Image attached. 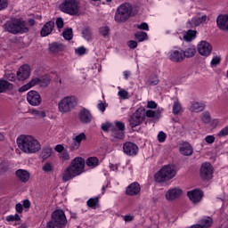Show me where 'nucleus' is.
<instances>
[{
    "label": "nucleus",
    "instance_id": "obj_1",
    "mask_svg": "<svg viewBox=\"0 0 228 228\" xmlns=\"http://www.w3.org/2000/svg\"><path fill=\"white\" fill-rule=\"evenodd\" d=\"M17 144L20 151H23L24 154H35L42 148L40 142L33 135L21 134L18 136Z\"/></svg>",
    "mask_w": 228,
    "mask_h": 228
},
{
    "label": "nucleus",
    "instance_id": "obj_57",
    "mask_svg": "<svg viewBox=\"0 0 228 228\" xmlns=\"http://www.w3.org/2000/svg\"><path fill=\"white\" fill-rule=\"evenodd\" d=\"M205 142L208 144L215 143V135H207L205 137Z\"/></svg>",
    "mask_w": 228,
    "mask_h": 228
},
{
    "label": "nucleus",
    "instance_id": "obj_20",
    "mask_svg": "<svg viewBox=\"0 0 228 228\" xmlns=\"http://www.w3.org/2000/svg\"><path fill=\"white\" fill-rule=\"evenodd\" d=\"M209 18L207 15H203L198 18H192L191 20L187 22V28H197V26H200V24H204V22H208Z\"/></svg>",
    "mask_w": 228,
    "mask_h": 228
},
{
    "label": "nucleus",
    "instance_id": "obj_22",
    "mask_svg": "<svg viewBox=\"0 0 228 228\" xmlns=\"http://www.w3.org/2000/svg\"><path fill=\"white\" fill-rule=\"evenodd\" d=\"M187 196L193 204H198V202L202 200V191L197 189L190 191L187 192Z\"/></svg>",
    "mask_w": 228,
    "mask_h": 228
},
{
    "label": "nucleus",
    "instance_id": "obj_50",
    "mask_svg": "<svg viewBox=\"0 0 228 228\" xmlns=\"http://www.w3.org/2000/svg\"><path fill=\"white\" fill-rule=\"evenodd\" d=\"M159 78L156 75L148 80V85H151V86H156V85H159Z\"/></svg>",
    "mask_w": 228,
    "mask_h": 228
},
{
    "label": "nucleus",
    "instance_id": "obj_64",
    "mask_svg": "<svg viewBox=\"0 0 228 228\" xmlns=\"http://www.w3.org/2000/svg\"><path fill=\"white\" fill-rule=\"evenodd\" d=\"M45 228H56V224L54 221H49L47 222Z\"/></svg>",
    "mask_w": 228,
    "mask_h": 228
},
{
    "label": "nucleus",
    "instance_id": "obj_41",
    "mask_svg": "<svg viewBox=\"0 0 228 228\" xmlns=\"http://www.w3.org/2000/svg\"><path fill=\"white\" fill-rule=\"evenodd\" d=\"M181 110H183V107L179 101H175L173 104V114L179 115V113H181Z\"/></svg>",
    "mask_w": 228,
    "mask_h": 228
},
{
    "label": "nucleus",
    "instance_id": "obj_2",
    "mask_svg": "<svg viewBox=\"0 0 228 228\" xmlns=\"http://www.w3.org/2000/svg\"><path fill=\"white\" fill-rule=\"evenodd\" d=\"M85 172V159L76 157L70 165L62 172V181L67 183L77 175H81Z\"/></svg>",
    "mask_w": 228,
    "mask_h": 228
},
{
    "label": "nucleus",
    "instance_id": "obj_51",
    "mask_svg": "<svg viewBox=\"0 0 228 228\" xmlns=\"http://www.w3.org/2000/svg\"><path fill=\"white\" fill-rule=\"evenodd\" d=\"M220 61H222V58L220 56H215L210 61V66L216 67V65H220Z\"/></svg>",
    "mask_w": 228,
    "mask_h": 228
},
{
    "label": "nucleus",
    "instance_id": "obj_40",
    "mask_svg": "<svg viewBox=\"0 0 228 228\" xmlns=\"http://www.w3.org/2000/svg\"><path fill=\"white\" fill-rule=\"evenodd\" d=\"M42 170L45 172V174H51L53 170H54V167H53V164L51 162H45L42 166Z\"/></svg>",
    "mask_w": 228,
    "mask_h": 228
},
{
    "label": "nucleus",
    "instance_id": "obj_8",
    "mask_svg": "<svg viewBox=\"0 0 228 228\" xmlns=\"http://www.w3.org/2000/svg\"><path fill=\"white\" fill-rule=\"evenodd\" d=\"M60 10L69 15H77L79 12L78 4L76 0H65L61 5Z\"/></svg>",
    "mask_w": 228,
    "mask_h": 228
},
{
    "label": "nucleus",
    "instance_id": "obj_5",
    "mask_svg": "<svg viewBox=\"0 0 228 228\" xmlns=\"http://www.w3.org/2000/svg\"><path fill=\"white\" fill-rule=\"evenodd\" d=\"M77 106V98L74 95L64 96L58 103V110L60 113H70Z\"/></svg>",
    "mask_w": 228,
    "mask_h": 228
},
{
    "label": "nucleus",
    "instance_id": "obj_7",
    "mask_svg": "<svg viewBox=\"0 0 228 228\" xmlns=\"http://www.w3.org/2000/svg\"><path fill=\"white\" fill-rule=\"evenodd\" d=\"M143 120H145V109L143 107H140L135 110V112L129 118V126L132 129L134 127H138Z\"/></svg>",
    "mask_w": 228,
    "mask_h": 228
},
{
    "label": "nucleus",
    "instance_id": "obj_31",
    "mask_svg": "<svg viewBox=\"0 0 228 228\" xmlns=\"http://www.w3.org/2000/svg\"><path fill=\"white\" fill-rule=\"evenodd\" d=\"M13 88V85L9 83L6 80H0V94L6 92V90H12Z\"/></svg>",
    "mask_w": 228,
    "mask_h": 228
},
{
    "label": "nucleus",
    "instance_id": "obj_23",
    "mask_svg": "<svg viewBox=\"0 0 228 228\" xmlns=\"http://www.w3.org/2000/svg\"><path fill=\"white\" fill-rule=\"evenodd\" d=\"M179 151L183 156H191L193 154V147L189 142H183L180 145Z\"/></svg>",
    "mask_w": 228,
    "mask_h": 228
},
{
    "label": "nucleus",
    "instance_id": "obj_15",
    "mask_svg": "<svg viewBox=\"0 0 228 228\" xmlns=\"http://www.w3.org/2000/svg\"><path fill=\"white\" fill-rule=\"evenodd\" d=\"M123 152L126 156H136L138 154V146L131 142H126L123 144Z\"/></svg>",
    "mask_w": 228,
    "mask_h": 228
},
{
    "label": "nucleus",
    "instance_id": "obj_44",
    "mask_svg": "<svg viewBox=\"0 0 228 228\" xmlns=\"http://www.w3.org/2000/svg\"><path fill=\"white\" fill-rule=\"evenodd\" d=\"M49 83H51V78H49V77H42L39 78V85L43 87L48 86Z\"/></svg>",
    "mask_w": 228,
    "mask_h": 228
},
{
    "label": "nucleus",
    "instance_id": "obj_21",
    "mask_svg": "<svg viewBox=\"0 0 228 228\" xmlns=\"http://www.w3.org/2000/svg\"><path fill=\"white\" fill-rule=\"evenodd\" d=\"M142 188L140 187V183L134 182L129 184L126 189V193L130 197H134L140 193Z\"/></svg>",
    "mask_w": 228,
    "mask_h": 228
},
{
    "label": "nucleus",
    "instance_id": "obj_14",
    "mask_svg": "<svg viewBox=\"0 0 228 228\" xmlns=\"http://www.w3.org/2000/svg\"><path fill=\"white\" fill-rule=\"evenodd\" d=\"M31 75V69L29 65L24 64L22 65L17 71V77L19 81H26L28 77Z\"/></svg>",
    "mask_w": 228,
    "mask_h": 228
},
{
    "label": "nucleus",
    "instance_id": "obj_32",
    "mask_svg": "<svg viewBox=\"0 0 228 228\" xmlns=\"http://www.w3.org/2000/svg\"><path fill=\"white\" fill-rule=\"evenodd\" d=\"M197 37V30H188L184 36H183V40L185 42H191L195 37Z\"/></svg>",
    "mask_w": 228,
    "mask_h": 228
},
{
    "label": "nucleus",
    "instance_id": "obj_55",
    "mask_svg": "<svg viewBox=\"0 0 228 228\" xmlns=\"http://www.w3.org/2000/svg\"><path fill=\"white\" fill-rule=\"evenodd\" d=\"M146 108H148L149 110H156V108H158V103H156V102L154 101H149L147 102Z\"/></svg>",
    "mask_w": 228,
    "mask_h": 228
},
{
    "label": "nucleus",
    "instance_id": "obj_52",
    "mask_svg": "<svg viewBox=\"0 0 228 228\" xmlns=\"http://www.w3.org/2000/svg\"><path fill=\"white\" fill-rule=\"evenodd\" d=\"M60 158L62 161H69V159H70V155L69 154V151H65L61 153Z\"/></svg>",
    "mask_w": 228,
    "mask_h": 228
},
{
    "label": "nucleus",
    "instance_id": "obj_43",
    "mask_svg": "<svg viewBox=\"0 0 228 228\" xmlns=\"http://www.w3.org/2000/svg\"><path fill=\"white\" fill-rule=\"evenodd\" d=\"M62 37L63 38H65V40H72V37H74V35L72 34V28L64 29Z\"/></svg>",
    "mask_w": 228,
    "mask_h": 228
},
{
    "label": "nucleus",
    "instance_id": "obj_6",
    "mask_svg": "<svg viewBox=\"0 0 228 228\" xmlns=\"http://www.w3.org/2000/svg\"><path fill=\"white\" fill-rule=\"evenodd\" d=\"M175 168L174 166H164L157 174H155L156 183H165L175 177Z\"/></svg>",
    "mask_w": 228,
    "mask_h": 228
},
{
    "label": "nucleus",
    "instance_id": "obj_60",
    "mask_svg": "<svg viewBox=\"0 0 228 228\" xmlns=\"http://www.w3.org/2000/svg\"><path fill=\"white\" fill-rule=\"evenodd\" d=\"M55 24H56V27L58 28V29H61L63 28V19L57 18Z\"/></svg>",
    "mask_w": 228,
    "mask_h": 228
},
{
    "label": "nucleus",
    "instance_id": "obj_29",
    "mask_svg": "<svg viewBox=\"0 0 228 228\" xmlns=\"http://www.w3.org/2000/svg\"><path fill=\"white\" fill-rule=\"evenodd\" d=\"M65 47L63 45L59 44V43H52L49 45V51L53 54H56V53H60L61 51H63Z\"/></svg>",
    "mask_w": 228,
    "mask_h": 228
},
{
    "label": "nucleus",
    "instance_id": "obj_36",
    "mask_svg": "<svg viewBox=\"0 0 228 228\" xmlns=\"http://www.w3.org/2000/svg\"><path fill=\"white\" fill-rule=\"evenodd\" d=\"M30 114H32L35 118H45V117H47L45 110H31Z\"/></svg>",
    "mask_w": 228,
    "mask_h": 228
},
{
    "label": "nucleus",
    "instance_id": "obj_33",
    "mask_svg": "<svg viewBox=\"0 0 228 228\" xmlns=\"http://www.w3.org/2000/svg\"><path fill=\"white\" fill-rule=\"evenodd\" d=\"M82 37L85 40L90 42V40H92V28H90V27L82 28Z\"/></svg>",
    "mask_w": 228,
    "mask_h": 228
},
{
    "label": "nucleus",
    "instance_id": "obj_63",
    "mask_svg": "<svg viewBox=\"0 0 228 228\" xmlns=\"http://www.w3.org/2000/svg\"><path fill=\"white\" fill-rule=\"evenodd\" d=\"M110 127H111V124L110 123H103L102 125V131H109Z\"/></svg>",
    "mask_w": 228,
    "mask_h": 228
},
{
    "label": "nucleus",
    "instance_id": "obj_19",
    "mask_svg": "<svg viewBox=\"0 0 228 228\" xmlns=\"http://www.w3.org/2000/svg\"><path fill=\"white\" fill-rule=\"evenodd\" d=\"M78 118L82 124H90L92 122V113L86 109H81L78 113Z\"/></svg>",
    "mask_w": 228,
    "mask_h": 228
},
{
    "label": "nucleus",
    "instance_id": "obj_37",
    "mask_svg": "<svg viewBox=\"0 0 228 228\" xmlns=\"http://www.w3.org/2000/svg\"><path fill=\"white\" fill-rule=\"evenodd\" d=\"M200 224L203 227V228H208L211 227L213 225V218L211 217H203L200 222Z\"/></svg>",
    "mask_w": 228,
    "mask_h": 228
},
{
    "label": "nucleus",
    "instance_id": "obj_4",
    "mask_svg": "<svg viewBox=\"0 0 228 228\" xmlns=\"http://www.w3.org/2000/svg\"><path fill=\"white\" fill-rule=\"evenodd\" d=\"M4 29L8 31V33H12V35H17L18 33H28V31H29L26 21L20 20H12L11 21H7L4 25Z\"/></svg>",
    "mask_w": 228,
    "mask_h": 228
},
{
    "label": "nucleus",
    "instance_id": "obj_47",
    "mask_svg": "<svg viewBox=\"0 0 228 228\" xmlns=\"http://www.w3.org/2000/svg\"><path fill=\"white\" fill-rule=\"evenodd\" d=\"M118 89L119 91L118 93V95L120 97V99H129V93L126 91V89H120V87H118Z\"/></svg>",
    "mask_w": 228,
    "mask_h": 228
},
{
    "label": "nucleus",
    "instance_id": "obj_35",
    "mask_svg": "<svg viewBox=\"0 0 228 228\" xmlns=\"http://www.w3.org/2000/svg\"><path fill=\"white\" fill-rule=\"evenodd\" d=\"M197 53L195 46H189L185 51H183L184 58H193Z\"/></svg>",
    "mask_w": 228,
    "mask_h": 228
},
{
    "label": "nucleus",
    "instance_id": "obj_53",
    "mask_svg": "<svg viewBox=\"0 0 228 228\" xmlns=\"http://www.w3.org/2000/svg\"><path fill=\"white\" fill-rule=\"evenodd\" d=\"M115 126L117 128L118 131H125L126 129V126L124 125L123 122L120 121H115Z\"/></svg>",
    "mask_w": 228,
    "mask_h": 228
},
{
    "label": "nucleus",
    "instance_id": "obj_46",
    "mask_svg": "<svg viewBox=\"0 0 228 228\" xmlns=\"http://www.w3.org/2000/svg\"><path fill=\"white\" fill-rule=\"evenodd\" d=\"M158 142L159 143H165L167 142V134L163 131H159L157 135Z\"/></svg>",
    "mask_w": 228,
    "mask_h": 228
},
{
    "label": "nucleus",
    "instance_id": "obj_38",
    "mask_svg": "<svg viewBox=\"0 0 228 228\" xmlns=\"http://www.w3.org/2000/svg\"><path fill=\"white\" fill-rule=\"evenodd\" d=\"M112 136L116 138V140H124V137L126 135L124 134V131L117 130V128H114L112 130Z\"/></svg>",
    "mask_w": 228,
    "mask_h": 228
},
{
    "label": "nucleus",
    "instance_id": "obj_26",
    "mask_svg": "<svg viewBox=\"0 0 228 228\" xmlns=\"http://www.w3.org/2000/svg\"><path fill=\"white\" fill-rule=\"evenodd\" d=\"M37 85H40V78H32L28 84L20 87L19 92H28L29 88H33V86H37Z\"/></svg>",
    "mask_w": 228,
    "mask_h": 228
},
{
    "label": "nucleus",
    "instance_id": "obj_3",
    "mask_svg": "<svg viewBox=\"0 0 228 228\" xmlns=\"http://www.w3.org/2000/svg\"><path fill=\"white\" fill-rule=\"evenodd\" d=\"M136 15V12L133 11V5L129 3L120 4L115 12L114 20L121 23L126 22L131 17Z\"/></svg>",
    "mask_w": 228,
    "mask_h": 228
},
{
    "label": "nucleus",
    "instance_id": "obj_27",
    "mask_svg": "<svg viewBox=\"0 0 228 228\" xmlns=\"http://www.w3.org/2000/svg\"><path fill=\"white\" fill-rule=\"evenodd\" d=\"M204 108H206V105H204V103L199 102H191L189 110L192 113H200V111H204Z\"/></svg>",
    "mask_w": 228,
    "mask_h": 228
},
{
    "label": "nucleus",
    "instance_id": "obj_54",
    "mask_svg": "<svg viewBox=\"0 0 228 228\" xmlns=\"http://www.w3.org/2000/svg\"><path fill=\"white\" fill-rule=\"evenodd\" d=\"M76 54H78V56H83V54L86 53V48L84 46H80L75 50Z\"/></svg>",
    "mask_w": 228,
    "mask_h": 228
},
{
    "label": "nucleus",
    "instance_id": "obj_9",
    "mask_svg": "<svg viewBox=\"0 0 228 228\" xmlns=\"http://www.w3.org/2000/svg\"><path fill=\"white\" fill-rule=\"evenodd\" d=\"M52 219L57 228H64L67 225V217L65 216V212L61 209L53 211L52 214Z\"/></svg>",
    "mask_w": 228,
    "mask_h": 228
},
{
    "label": "nucleus",
    "instance_id": "obj_56",
    "mask_svg": "<svg viewBox=\"0 0 228 228\" xmlns=\"http://www.w3.org/2000/svg\"><path fill=\"white\" fill-rule=\"evenodd\" d=\"M8 8V0H0V12Z\"/></svg>",
    "mask_w": 228,
    "mask_h": 228
},
{
    "label": "nucleus",
    "instance_id": "obj_10",
    "mask_svg": "<svg viewBox=\"0 0 228 228\" xmlns=\"http://www.w3.org/2000/svg\"><path fill=\"white\" fill-rule=\"evenodd\" d=\"M200 175L203 181H209L213 178V166L209 162H205L201 165Z\"/></svg>",
    "mask_w": 228,
    "mask_h": 228
},
{
    "label": "nucleus",
    "instance_id": "obj_24",
    "mask_svg": "<svg viewBox=\"0 0 228 228\" xmlns=\"http://www.w3.org/2000/svg\"><path fill=\"white\" fill-rule=\"evenodd\" d=\"M54 29V21L46 22L41 29V37H49Z\"/></svg>",
    "mask_w": 228,
    "mask_h": 228
},
{
    "label": "nucleus",
    "instance_id": "obj_62",
    "mask_svg": "<svg viewBox=\"0 0 228 228\" xmlns=\"http://www.w3.org/2000/svg\"><path fill=\"white\" fill-rule=\"evenodd\" d=\"M15 209H16L17 213L21 214L22 211H24V207L22 206V204L17 203L15 206Z\"/></svg>",
    "mask_w": 228,
    "mask_h": 228
},
{
    "label": "nucleus",
    "instance_id": "obj_59",
    "mask_svg": "<svg viewBox=\"0 0 228 228\" xmlns=\"http://www.w3.org/2000/svg\"><path fill=\"white\" fill-rule=\"evenodd\" d=\"M127 45L130 49H136V47H138V43L136 41L130 40L128 41Z\"/></svg>",
    "mask_w": 228,
    "mask_h": 228
},
{
    "label": "nucleus",
    "instance_id": "obj_13",
    "mask_svg": "<svg viewBox=\"0 0 228 228\" xmlns=\"http://www.w3.org/2000/svg\"><path fill=\"white\" fill-rule=\"evenodd\" d=\"M85 140H86V134L85 133L75 135L72 138V143L69 145V151H77L81 147V142H85Z\"/></svg>",
    "mask_w": 228,
    "mask_h": 228
},
{
    "label": "nucleus",
    "instance_id": "obj_58",
    "mask_svg": "<svg viewBox=\"0 0 228 228\" xmlns=\"http://www.w3.org/2000/svg\"><path fill=\"white\" fill-rule=\"evenodd\" d=\"M97 108L99 111H102V113H104V111H106V105L102 101H100L97 104Z\"/></svg>",
    "mask_w": 228,
    "mask_h": 228
},
{
    "label": "nucleus",
    "instance_id": "obj_48",
    "mask_svg": "<svg viewBox=\"0 0 228 228\" xmlns=\"http://www.w3.org/2000/svg\"><path fill=\"white\" fill-rule=\"evenodd\" d=\"M201 120L204 124H209V122H211V116L209 115V112H203L201 115Z\"/></svg>",
    "mask_w": 228,
    "mask_h": 228
},
{
    "label": "nucleus",
    "instance_id": "obj_11",
    "mask_svg": "<svg viewBox=\"0 0 228 228\" xmlns=\"http://www.w3.org/2000/svg\"><path fill=\"white\" fill-rule=\"evenodd\" d=\"M197 51L200 56L208 58L213 53V46L208 41H200L197 45Z\"/></svg>",
    "mask_w": 228,
    "mask_h": 228
},
{
    "label": "nucleus",
    "instance_id": "obj_42",
    "mask_svg": "<svg viewBox=\"0 0 228 228\" xmlns=\"http://www.w3.org/2000/svg\"><path fill=\"white\" fill-rule=\"evenodd\" d=\"M136 40H138V42H144V40H147V33L146 32H136L134 35Z\"/></svg>",
    "mask_w": 228,
    "mask_h": 228
},
{
    "label": "nucleus",
    "instance_id": "obj_45",
    "mask_svg": "<svg viewBox=\"0 0 228 228\" xmlns=\"http://www.w3.org/2000/svg\"><path fill=\"white\" fill-rule=\"evenodd\" d=\"M6 222H19L20 220V216L19 214L10 215L5 217Z\"/></svg>",
    "mask_w": 228,
    "mask_h": 228
},
{
    "label": "nucleus",
    "instance_id": "obj_25",
    "mask_svg": "<svg viewBox=\"0 0 228 228\" xmlns=\"http://www.w3.org/2000/svg\"><path fill=\"white\" fill-rule=\"evenodd\" d=\"M163 109H158L156 110H145V117L148 118H153V120H159Z\"/></svg>",
    "mask_w": 228,
    "mask_h": 228
},
{
    "label": "nucleus",
    "instance_id": "obj_34",
    "mask_svg": "<svg viewBox=\"0 0 228 228\" xmlns=\"http://www.w3.org/2000/svg\"><path fill=\"white\" fill-rule=\"evenodd\" d=\"M86 163L87 167H90L91 168H95V167L99 166V159L97 157H90L86 159Z\"/></svg>",
    "mask_w": 228,
    "mask_h": 228
},
{
    "label": "nucleus",
    "instance_id": "obj_12",
    "mask_svg": "<svg viewBox=\"0 0 228 228\" xmlns=\"http://www.w3.org/2000/svg\"><path fill=\"white\" fill-rule=\"evenodd\" d=\"M27 101L30 106H40L42 104V97L37 91H29L27 94Z\"/></svg>",
    "mask_w": 228,
    "mask_h": 228
},
{
    "label": "nucleus",
    "instance_id": "obj_61",
    "mask_svg": "<svg viewBox=\"0 0 228 228\" xmlns=\"http://www.w3.org/2000/svg\"><path fill=\"white\" fill-rule=\"evenodd\" d=\"M138 29H143L144 31H149V24L142 22L140 25H137Z\"/></svg>",
    "mask_w": 228,
    "mask_h": 228
},
{
    "label": "nucleus",
    "instance_id": "obj_28",
    "mask_svg": "<svg viewBox=\"0 0 228 228\" xmlns=\"http://www.w3.org/2000/svg\"><path fill=\"white\" fill-rule=\"evenodd\" d=\"M16 177H18L21 183H28V181H29L30 175L29 172L25 169H18L16 171Z\"/></svg>",
    "mask_w": 228,
    "mask_h": 228
},
{
    "label": "nucleus",
    "instance_id": "obj_49",
    "mask_svg": "<svg viewBox=\"0 0 228 228\" xmlns=\"http://www.w3.org/2000/svg\"><path fill=\"white\" fill-rule=\"evenodd\" d=\"M99 31L102 37H108V35H110V27L103 26L99 28Z\"/></svg>",
    "mask_w": 228,
    "mask_h": 228
},
{
    "label": "nucleus",
    "instance_id": "obj_16",
    "mask_svg": "<svg viewBox=\"0 0 228 228\" xmlns=\"http://www.w3.org/2000/svg\"><path fill=\"white\" fill-rule=\"evenodd\" d=\"M181 195H183V190H181V188L179 187H175V188L169 189L166 192V199L169 202H172V200H177V199H179Z\"/></svg>",
    "mask_w": 228,
    "mask_h": 228
},
{
    "label": "nucleus",
    "instance_id": "obj_39",
    "mask_svg": "<svg viewBox=\"0 0 228 228\" xmlns=\"http://www.w3.org/2000/svg\"><path fill=\"white\" fill-rule=\"evenodd\" d=\"M88 208H93L95 209L97 208V204H99V197L91 198L86 201Z\"/></svg>",
    "mask_w": 228,
    "mask_h": 228
},
{
    "label": "nucleus",
    "instance_id": "obj_18",
    "mask_svg": "<svg viewBox=\"0 0 228 228\" xmlns=\"http://www.w3.org/2000/svg\"><path fill=\"white\" fill-rule=\"evenodd\" d=\"M217 28L221 31H228V14H221L216 19Z\"/></svg>",
    "mask_w": 228,
    "mask_h": 228
},
{
    "label": "nucleus",
    "instance_id": "obj_30",
    "mask_svg": "<svg viewBox=\"0 0 228 228\" xmlns=\"http://www.w3.org/2000/svg\"><path fill=\"white\" fill-rule=\"evenodd\" d=\"M50 156H53V148L46 147L41 151L39 158L43 159V161H45V159H49Z\"/></svg>",
    "mask_w": 228,
    "mask_h": 228
},
{
    "label": "nucleus",
    "instance_id": "obj_17",
    "mask_svg": "<svg viewBox=\"0 0 228 228\" xmlns=\"http://www.w3.org/2000/svg\"><path fill=\"white\" fill-rule=\"evenodd\" d=\"M169 60L175 63H180V61L184 60V51L181 48L172 50L169 53Z\"/></svg>",
    "mask_w": 228,
    "mask_h": 228
}]
</instances>
